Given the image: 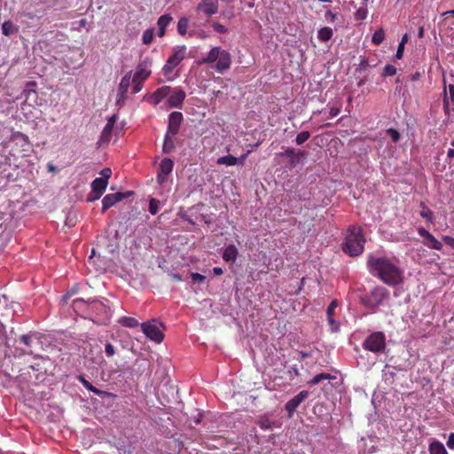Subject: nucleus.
Returning <instances> with one entry per match:
<instances>
[{
  "mask_svg": "<svg viewBox=\"0 0 454 454\" xmlns=\"http://www.w3.org/2000/svg\"><path fill=\"white\" fill-rule=\"evenodd\" d=\"M112 195H114L116 203L122 200L124 198H127L133 194V192H115L111 193Z\"/></svg>",
  "mask_w": 454,
  "mask_h": 454,
  "instance_id": "nucleus-45",
  "label": "nucleus"
},
{
  "mask_svg": "<svg viewBox=\"0 0 454 454\" xmlns=\"http://www.w3.org/2000/svg\"><path fill=\"white\" fill-rule=\"evenodd\" d=\"M367 16V10L365 8H360L356 12L355 17L356 20H364Z\"/></svg>",
  "mask_w": 454,
  "mask_h": 454,
  "instance_id": "nucleus-48",
  "label": "nucleus"
},
{
  "mask_svg": "<svg viewBox=\"0 0 454 454\" xmlns=\"http://www.w3.org/2000/svg\"><path fill=\"white\" fill-rule=\"evenodd\" d=\"M447 446L450 450H454V432L450 434L449 438L447 440Z\"/></svg>",
  "mask_w": 454,
  "mask_h": 454,
  "instance_id": "nucleus-55",
  "label": "nucleus"
},
{
  "mask_svg": "<svg viewBox=\"0 0 454 454\" xmlns=\"http://www.w3.org/2000/svg\"><path fill=\"white\" fill-rule=\"evenodd\" d=\"M450 101L454 105V85L450 84L448 88V92L446 89L444 90V98H443V107L446 113H449L450 109Z\"/></svg>",
  "mask_w": 454,
  "mask_h": 454,
  "instance_id": "nucleus-21",
  "label": "nucleus"
},
{
  "mask_svg": "<svg viewBox=\"0 0 454 454\" xmlns=\"http://www.w3.org/2000/svg\"><path fill=\"white\" fill-rule=\"evenodd\" d=\"M247 154H243V155H242V156H240L239 158H237V159L239 160L238 164H241V165H243V164H244V162H245V160H246V158H247Z\"/></svg>",
  "mask_w": 454,
  "mask_h": 454,
  "instance_id": "nucleus-63",
  "label": "nucleus"
},
{
  "mask_svg": "<svg viewBox=\"0 0 454 454\" xmlns=\"http://www.w3.org/2000/svg\"><path fill=\"white\" fill-rule=\"evenodd\" d=\"M420 207L422 208L421 212H420V216L424 219H426L427 221H429V222H432L433 221V212L430 208H428L427 207V205L425 204V202H420Z\"/></svg>",
  "mask_w": 454,
  "mask_h": 454,
  "instance_id": "nucleus-35",
  "label": "nucleus"
},
{
  "mask_svg": "<svg viewBox=\"0 0 454 454\" xmlns=\"http://www.w3.org/2000/svg\"><path fill=\"white\" fill-rule=\"evenodd\" d=\"M238 256V249L234 245H229L223 253V259L226 262H234Z\"/></svg>",
  "mask_w": 454,
  "mask_h": 454,
  "instance_id": "nucleus-19",
  "label": "nucleus"
},
{
  "mask_svg": "<svg viewBox=\"0 0 454 454\" xmlns=\"http://www.w3.org/2000/svg\"><path fill=\"white\" fill-rule=\"evenodd\" d=\"M196 9L198 12L211 16L218 12L219 3L218 0H201Z\"/></svg>",
  "mask_w": 454,
  "mask_h": 454,
  "instance_id": "nucleus-12",
  "label": "nucleus"
},
{
  "mask_svg": "<svg viewBox=\"0 0 454 454\" xmlns=\"http://www.w3.org/2000/svg\"><path fill=\"white\" fill-rule=\"evenodd\" d=\"M310 137V134L309 131H301L299 133L295 138V142L297 145H301L304 142H306Z\"/></svg>",
  "mask_w": 454,
  "mask_h": 454,
  "instance_id": "nucleus-41",
  "label": "nucleus"
},
{
  "mask_svg": "<svg viewBox=\"0 0 454 454\" xmlns=\"http://www.w3.org/2000/svg\"><path fill=\"white\" fill-rule=\"evenodd\" d=\"M130 80H131V71L128 72L121 80V82L119 84L118 88V104L121 103V101L124 102L126 99V95L129 91V88L130 86Z\"/></svg>",
  "mask_w": 454,
  "mask_h": 454,
  "instance_id": "nucleus-15",
  "label": "nucleus"
},
{
  "mask_svg": "<svg viewBox=\"0 0 454 454\" xmlns=\"http://www.w3.org/2000/svg\"><path fill=\"white\" fill-rule=\"evenodd\" d=\"M17 30V27H15L14 24L11 20H6L2 25V33L6 36H9Z\"/></svg>",
  "mask_w": 454,
  "mask_h": 454,
  "instance_id": "nucleus-34",
  "label": "nucleus"
},
{
  "mask_svg": "<svg viewBox=\"0 0 454 454\" xmlns=\"http://www.w3.org/2000/svg\"><path fill=\"white\" fill-rule=\"evenodd\" d=\"M333 35V29L328 27H322L317 32V38L321 42H327L329 41Z\"/></svg>",
  "mask_w": 454,
  "mask_h": 454,
  "instance_id": "nucleus-26",
  "label": "nucleus"
},
{
  "mask_svg": "<svg viewBox=\"0 0 454 454\" xmlns=\"http://www.w3.org/2000/svg\"><path fill=\"white\" fill-rule=\"evenodd\" d=\"M171 92L169 86H162L157 89L151 96V102L153 105H158L163 98H165Z\"/></svg>",
  "mask_w": 454,
  "mask_h": 454,
  "instance_id": "nucleus-18",
  "label": "nucleus"
},
{
  "mask_svg": "<svg viewBox=\"0 0 454 454\" xmlns=\"http://www.w3.org/2000/svg\"><path fill=\"white\" fill-rule=\"evenodd\" d=\"M367 267L372 275L387 286H395L403 282V270L395 258L371 254L367 258Z\"/></svg>",
  "mask_w": 454,
  "mask_h": 454,
  "instance_id": "nucleus-1",
  "label": "nucleus"
},
{
  "mask_svg": "<svg viewBox=\"0 0 454 454\" xmlns=\"http://www.w3.org/2000/svg\"><path fill=\"white\" fill-rule=\"evenodd\" d=\"M213 272H214L215 275L219 276V275H222L223 273V270L220 267H215L213 269Z\"/></svg>",
  "mask_w": 454,
  "mask_h": 454,
  "instance_id": "nucleus-61",
  "label": "nucleus"
},
{
  "mask_svg": "<svg viewBox=\"0 0 454 454\" xmlns=\"http://www.w3.org/2000/svg\"><path fill=\"white\" fill-rule=\"evenodd\" d=\"M191 278L192 279L193 282H198V283H201L203 282L205 279H206V277L200 274V273H196V272H192L191 273Z\"/></svg>",
  "mask_w": 454,
  "mask_h": 454,
  "instance_id": "nucleus-49",
  "label": "nucleus"
},
{
  "mask_svg": "<svg viewBox=\"0 0 454 454\" xmlns=\"http://www.w3.org/2000/svg\"><path fill=\"white\" fill-rule=\"evenodd\" d=\"M419 235L423 239V244L434 250H442V245L437 240L434 236H433L425 228L420 227L418 229Z\"/></svg>",
  "mask_w": 454,
  "mask_h": 454,
  "instance_id": "nucleus-10",
  "label": "nucleus"
},
{
  "mask_svg": "<svg viewBox=\"0 0 454 454\" xmlns=\"http://www.w3.org/2000/svg\"><path fill=\"white\" fill-rule=\"evenodd\" d=\"M117 121V115L113 114L110 118L107 119V124H110L112 126H114L115 122Z\"/></svg>",
  "mask_w": 454,
  "mask_h": 454,
  "instance_id": "nucleus-60",
  "label": "nucleus"
},
{
  "mask_svg": "<svg viewBox=\"0 0 454 454\" xmlns=\"http://www.w3.org/2000/svg\"><path fill=\"white\" fill-rule=\"evenodd\" d=\"M160 200L153 198L150 200L149 201V212L154 215H156L158 212H159V207H160Z\"/></svg>",
  "mask_w": 454,
  "mask_h": 454,
  "instance_id": "nucleus-38",
  "label": "nucleus"
},
{
  "mask_svg": "<svg viewBox=\"0 0 454 454\" xmlns=\"http://www.w3.org/2000/svg\"><path fill=\"white\" fill-rule=\"evenodd\" d=\"M309 395V392L302 390L286 403V411H287L288 418H292L296 409L303 403Z\"/></svg>",
  "mask_w": 454,
  "mask_h": 454,
  "instance_id": "nucleus-9",
  "label": "nucleus"
},
{
  "mask_svg": "<svg viewBox=\"0 0 454 454\" xmlns=\"http://www.w3.org/2000/svg\"><path fill=\"white\" fill-rule=\"evenodd\" d=\"M448 158H453L454 157V148H450L447 152Z\"/></svg>",
  "mask_w": 454,
  "mask_h": 454,
  "instance_id": "nucleus-64",
  "label": "nucleus"
},
{
  "mask_svg": "<svg viewBox=\"0 0 454 454\" xmlns=\"http://www.w3.org/2000/svg\"><path fill=\"white\" fill-rule=\"evenodd\" d=\"M20 343H23L27 348L25 349V352L28 354H33V346L34 344H38V340L33 335H22L20 339Z\"/></svg>",
  "mask_w": 454,
  "mask_h": 454,
  "instance_id": "nucleus-20",
  "label": "nucleus"
},
{
  "mask_svg": "<svg viewBox=\"0 0 454 454\" xmlns=\"http://www.w3.org/2000/svg\"><path fill=\"white\" fill-rule=\"evenodd\" d=\"M103 194L99 193V192H93L91 190L89 197H88V200L89 201H94L96 200H98Z\"/></svg>",
  "mask_w": 454,
  "mask_h": 454,
  "instance_id": "nucleus-52",
  "label": "nucleus"
},
{
  "mask_svg": "<svg viewBox=\"0 0 454 454\" xmlns=\"http://www.w3.org/2000/svg\"><path fill=\"white\" fill-rule=\"evenodd\" d=\"M364 349L374 354L382 353L386 348V336L383 332H374L368 335L363 344Z\"/></svg>",
  "mask_w": 454,
  "mask_h": 454,
  "instance_id": "nucleus-4",
  "label": "nucleus"
},
{
  "mask_svg": "<svg viewBox=\"0 0 454 454\" xmlns=\"http://www.w3.org/2000/svg\"><path fill=\"white\" fill-rule=\"evenodd\" d=\"M430 454H449L444 445L439 441H433L428 448Z\"/></svg>",
  "mask_w": 454,
  "mask_h": 454,
  "instance_id": "nucleus-22",
  "label": "nucleus"
},
{
  "mask_svg": "<svg viewBox=\"0 0 454 454\" xmlns=\"http://www.w3.org/2000/svg\"><path fill=\"white\" fill-rule=\"evenodd\" d=\"M141 328L145 336L151 340L156 343H160L163 340L164 334L155 321L143 323Z\"/></svg>",
  "mask_w": 454,
  "mask_h": 454,
  "instance_id": "nucleus-8",
  "label": "nucleus"
},
{
  "mask_svg": "<svg viewBox=\"0 0 454 454\" xmlns=\"http://www.w3.org/2000/svg\"><path fill=\"white\" fill-rule=\"evenodd\" d=\"M336 377L333 376V375H331L329 373H325V372H323V373H319V374H317L315 375L309 381V383L312 386L314 385H317L319 384L320 382H322L323 380H334Z\"/></svg>",
  "mask_w": 454,
  "mask_h": 454,
  "instance_id": "nucleus-25",
  "label": "nucleus"
},
{
  "mask_svg": "<svg viewBox=\"0 0 454 454\" xmlns=\"http://www.w3.org/2000/svg\"><path fill=\"white\" fill-rule=\"evenodd\" d=\"M369 66V62H368V59H365V58H363L361 60H360V63H359V68L360 69H365L367 68Z\"/></svg>",
  "mask_w": 454,
  "mask_h": 454,
  "instance_id": "nucleus-57",
  "label": "nucleus"
},
{
  "mask_svg": "<svg viewBox=\"0 0 454 454\" xmlns=\"http://www.w3.org/2000/svg\"><path fill=\"white\" fill-rule=\"evenodd\" d=\"M384 376L386 378V380L388 379H393L395 376V373L394 372H387L386 369L383 370Z\"/></svg>",
  "mask_w": 454,
  "mask_h": 454,
  "instance_id": "nucleus-59",
  "label": "nucleus"
},
{
  "mask_svg": "<svg viewBox=\"0 0 454 454\" xmlns=\"http://www.w3.org/2000/svg\"><path fill=\"white\" fill-rule=\"evenodd\" d=\"M212 27H213L214 30L217 33L225 34L227 32V28L220 23L214 22L212 24Z\"/></svg>",
  "mask_w": 454,
  "mask_h": 454,
  "instance_id": "nucleus-47",
  "label": "nucleus"
},
{
  "mask_svg": "<svg viewBox=\"0 0 454 454\" xmlns=\"http://www.w3.org/2000/svg\"><path fill=\"white\" fill-rule=\"evenodd\" d=\"M384 39H385V31L383 28L380 27L373 33L372 37V43L374 45L378 46L383 43Z\"/></svg>",
  "mask_w": 454,
  "mask_h": 454,
  "instance_id": "nucleus-31",
  "label": "nucleus"
},
{
  "mask_svg": "<svg viewBox=\"0 0 454 454\" xmlns=\"http://www.w3.org/2000/svg\"><path fill=\"white\" fill-rule=\"evenodd\" d=\"M112 174V171L108 168H105L101 170L100 175L102 176L100 178H103L108 182V179L110 178Z\"/></svg>",
  "mask_w": 454,
  "mask_h": 454,
  "instance_id": "nucleus-50",
  "label": "nucleus"
},
{
  "mask_svg": "<svg viewBox=\"0 0 454 454\" xmlns=\"http://www.w3.org/2000/svg\"><path fill=\"white\" fill-rule=\"evenodd\" d=\"M338 307V301L336 300L332 301L326 309L327 317H333L335 309Z\"/></svg>",
  "mask_w": 454,
  "mask_h": 454,
  "instance_id": "nucleus-43",
  "label": "nucleus"
},
{
  "mask_svg": "<svg viewBox=\"0 0 454 454\" xmlns=\"http://www.w3.org/2000/svg\"><path fill=\"white\" fill-rule=\"evenodd\" d=\"M303 281L304 278H301V280L295 282V285H294L292 288L286 290V293H287L290 295L298 294L302 288ZM289 287H291V285L289 286Z\"/></svg>",
  "mask_w": 454,
  "mask_h": 454,
  "instance_id": "nucleus-37",
  "label": "nucleus"
},
{
  "mask_svg": "<svg viewBox=\"0 0 454 454\" xmlns=\"http://www.w3.org/2000/svg\"><path fill=\"white\" fill-rule=\"evenodd\" d=\"M327 321L332 332H338L340 330V324L333 319V317H327Z\"/></svg>",
  "mask_w": 454,
  "mask_h": 454,
  "instance_id": "nucleus-46",
  "label": "nucleus"
},
{
  "mask_svg": "<svg viewBox=\"0 0 454 454\" xmlns=\"http://www.w3.org/2000/svg\"><path fill=\"white\" fill-rule=\"evenodd\" d=\"M26 370L27 371V372H24L20 373V374L17 377V380H18L20 383H22V382L26 380L25 375H26L27 373H28V374H29V370L34 371V370H35V368H34V366H29V367H27Z\"/></svg>",
  "mask_w": 454,
  "mask_h": 454,
  "instance_id": "nucleus-51",
  "label": "nucleus"
},
{
  "mask_svg": "<svg viewBox=\"0 0 454 454\" xmlns=\"http://www.w3.org/2000/svg\"><path fill=\"white\" fill-rule=\"evenodd\" d=\"M174 167V162L172 160L168 158H165L161 160L160 164V169L157 175V181L159 184H163L167 176L172 172Z\"/></svg>",
  "mask_w": 454,
  "mask_h": 454,
  "instance_id": "nucleus-13",
  "label": "nucleus"
},
{
  "mask_svg": "<svg viewBox=\"0 0 454 454\" xmlns=\"http://www.w3.org/2000/svg\"><path fill=\"white\" fill-rule=\"evenodd\" d=\"M388 291L380 286H375L367 296V305L375 308L382 304V302L388 298Z\"/></svg>",
  "mask_w": 454,
  "mask_h": 454,
  "instance_id": "nucleus-7",
  "label": "nucleus"
},
{
  "mask_svg": "<svg viewBox=\"0 0 454 454\" xmlns=\"http://www.w3.org/2000/svg\"><path fill=\"white\" fill-rule=\"evenodd\" d=\"M186 47L177 46L173 49V53L168 59L165 66L163 67L164 74H168L176 67L180 62L185 58Z\"/></svg>",
  "mask_w": 454,
  "mask_h": 454,
  "instance_id": "nucleus-6",
  "label": "nucleus"
},
{
  "mask_svg": "<svg viewBox=\"0 0 454 454\" xmlns=\"http://www.w3.org/2000/svg\"><path fill=\"white\" fill-rule=\"evenodd\" d=\"M200 64H213V67L218 73L223 74L228 70L231 65V57L229 51L221 47H213L205 58H202Z\"/></svg>",
  "mask_w": 454,
  "mask_h": 454,
  "instance_id": "nucleus-3",
  "label": "nucleus"
},
{
  "mask_svg": "<svg viewBox=\"0 0 454 454\" xmlns=\"http://www.w3.org/2000/svg\"><path fill=\"white\" fill-rule=\"evenodd\" d=\"M442 240L451 248H454V238L450 236H443Z\"/></svg>",
  "mask_w": 454,
  "mask_h": 454,
  "instance_id": "nucleus-54",
  "label": "nucleus"
},
{
  "mask_svg": "<svg viewBox=\"0 0 454 454\" xmlns=\"http://www.w3.org/2000/svg\"><path fill=\"white\" fill-rule=\"evenodd\" d=\"M151 74L149 65L146 61L138 64L137 70L132 77V93L139 92L143 88V82Z\"/></svg>",
  "mask_w": 454,
  "mask_h": 454,
  "instance_id": "nucleus-5",
  "label": "nucleus"
},
{
  "mask_svg": "<svg viewBox=\"0 0 454 454\" xmlns=\"http://www.w3.org/2000/svg\"><path fill=\"white\" fill-rule=\"evenodd\" d=\"M305 153L301 150L286 148V160L287 159L292 167H296L303 162Z\"/></svg>",
  "mask_w": 454,
  "mask_h": 454,
  "instance_id": "nucleus-14",
  "label": "nucleus"
},
{
  "mask_svg": "<svg viewBox=\"0 0 454 454\" xmlns=\"http://www.w3.org/2000/svg\"><path fill=\"white\" fill-rule=\"evenodd\" d=\"M114 195L107 194L102 200V212H106L111 207L116 204Z\"/></svg>",
  "mask_w": 454,
  "mask_h": 454,
  "instance_id": "nucleus-30",
  "label": "nucleus"
},
{
  "mask_svg": "<svg viewBox=\"0 0 454 454\" xmlns=\"http://www.w3.org/2000/svg\"><path fill=\"white\" fill-rule=\"evenodd\" d=\"M118 323L122 326L134 328L138 325V321L135 317H121L118 319Z\"/></svg>",
  "mask_w": 454,
  "mask_h": 454,
  "instance_id": "nucleus-28",
  "label": "nucleus"
},
{
  "mask_svg": "<svg viewBox=\"0 0 454 454\" xmlns=\"http://www.w3.org/2000/svg\"><path fill=\"white\" fill-rule=\"evenodd\" d=\"M189 27V20L186 17H182L179 19L177 23V32L181 35H184L187 33V29Z\"/></svg>",
  "mask_w": 454,
  "mask_h": 454,
  "instance_id": "nucleus-33",
  "label": "nucleus"
},
{
  "mask_svg": "<svg viewBox=\"0 0 454 454\" xmlns=\"http://www.w3.org/2000/svg\"><path fill=\"white\" fill-rule=\"evenodd\" d=\"M340 110L339 107H332L329 111V115L331 118L337 116L340 114Z\"/></svg>",
  "mask_w": 454,
  "mask_h": 454,
  "instance_id": "nucleus-56",
  "label": "nucleus"
},
{
  "mask_svg": "<svg viewBox=\"0 0 454 454\" xmlns=\"http://www.w3.org/2000/svg\"><path fill=\"white\" fill-rule=\"evenodd\" d=\"M172 17L169 14H164L161 15L157 21V25L159 28H167V27L170 24L172 21Z\"/></svg>",
  "mask_w": 454,
  "mask_h": 454,
  "instance_id": "nucleus-36",
  "label": "nucleus"
},
{
  "mask_svg": "<svg viewBox=\"0 0 454 454\" xmlns=\"http://www.w3.org/2000/svg\"><path fill=\"white\" fill-rule=\"evenodd\" d=\"M365 239L361 227L353 225L348 229L343 251L350 256L361 254L364 248Z\"/></svg>",
  "mask_w": 454,
  "mask_h": 454,
  "instance_id": "nucleus-2",
  "label": "nucleus"
},
{
  "mask_svg": "<svg viewBox=\"0 0 454 454\" xmlns=\"http://www.w3.org/2000/svg\"><path fill=\"white\" fill-rule=\"evenodd\" d=\"M387 133L389 136V137L391 138V140L395 143L398 142V140L400 139V133L395 129H392V128L388 129L387 130Z\"/></svg>",
  "mask_w": 454,
  "mask_h": 454,
  "instance_id": "nucleus-42",
  "label": "nucleus"
},
{
  "mask_svg": "<svg viewBox=\"0 0 454 454\" xmlns=\"http://www.w3.org/2000/svg\"><path fill=\"white\" fill-rule=\"evenodd\" d=\"M114 126L110 124H106L104 127L101 136H100V142L101 143H108L111 138L112 131H113Z\"/></svg>",
  "mask_w": 454,
  "mask_h": 454,
  "instance_id": "nucleus-32",
  "label": "nucleus"
},
{
  "mask_svg": "<svg viewBox=\"0 0 454 454\" xmlns=\"http://www.w3.org/2000/svg\"><path fill=\"white\" fill-rule=\"evenodd\" d=\"M259 426L262 429H267V428H270V421L265 419V420H260L259 421Z\"/></svg>",
  "mask_w": 454,
  "mask_h": 454,
  "instance_id": "nucleus-58",
  "label": "nucleus"
},
{
  "mask_svg": "<svg viewBox=\"0 0 454 454\" xmlns=\"http://www.w3.org/2000/svg\"><path fill=\"white\" fill-rule=\"evenodd\" d=\"M172 137L173 136L168 133H166L165 135L164 143L162 145V152L166 154L172 153L173 150L175 149V143Z\"/></svg>",
  "mask_w": 454,
  "mask_h": 454,
  "instance_id": "nucleus-24",
  "label": "nucleus"
},
{
  "mask_svg": "<svg viewBox=\"0 0 454 454\" xmlns=\"http://www.w3.org/2000/svg\"><path fill=\"white\" fill-rule=\"evenodd\" d=\"M239 160L232 155H226L219 157L216 160L218 165L234 166L238 164Z\"/></svg>",
  "mask_w": 454,
  "mask_h": 454,
  "instance_id": "nucleus-29",
  "label": "nucleus"
},
{
  "mask_svg": "<svg viewBox=\"0 0 454 454\" xmlns=\"http://www.w3.org/2000/svg\"><path fill=\"white\" fill-rule=\"evenodd\" d=\"M396 67L393 65H386L384 69H383V72H382V76H392V75H395L396 74Z\"/></svg>",
  "mask_w": 454,
  "mask_h": 454,
  "instance_id": "nucleus-40",
  "label": "nucleus"
},
{
  "mask_svg": "<svg viewBox=\"0 0 454 454\" xmlns=\"http://www.w3.org/2000/svg\"><path fill=\"white\" fill-rule=\"evenodd\" d=\"M153 39V29H146L143 33L142 41L145 44H150Z\"/></svg>",
  "mask_w": 454,
  "mask_h": 454,
  "instance_id": "nucleus-39",
  "label": "nucleus"
},
{
  "mask_svg": "<svg viewBox=\"0 0 454 454\" xmlns=\"http://www.w3.org/2000/svg\"><path fill=\"white\" fill-rule=\"evenodd\" d=\"M183 121V114L181 112H173L168 116V134L176 136L180 129Z\"/></svg>",
  "mask_w": 454,
  "mask_h": 454,
  "instance_id": "nucleus-11",
  "label": "nucleus"
},
{
  "mask_svg": "<svg viewBox=\"0 0 454 454\" xmlns=\"http://www.w3.org/2000/svg\"><path fill=\"white\" fill-rule=\"evenodd\" d=\"M186 97L185 92L181 89H176L168 98V104L170 107H180Z\"/></svg>",
  "mask_w": 454,
  "mask_h": 454,
  "instance_id": "nucleus-16",
  "label": "nucleus"
},
{
  "mask_svg": "<svg viewBox=\"0 0 454 454\" xmlns=\"http://www.w3.org/2000/svg\"><path fill=\"white\" fill-rule=\"evenodd\" d=\"M171 278L176 282H179L182 280V277L177 273L171 274Z\"/></svg>",
  "mask_w": 454,
  "mask_h": 454,
  "instance_id": "nucleus-62",
  "label": "nucleus"
},
{
  "mask_svg": "<svg viewBox=\"0 0 454 454\" xmlns=\"http://www.w3.org/2000/svg\"><path fill=\"white\" fill-rule=\"evenodd\" d=\"M12 140L16 144H20L22 147H26V148H23V151H25V152L28 151L29 142H28L27 136H25L21 133H17V134L13 135Z\"/></svg>",
  "mask_w": 454,
  "mask_h": 454,
  "instance_id": "nucleus-27",
  "label": "nucleus"
},
{
  "mask_svg": "<svg viewBox=\"0 0 454 454\" xmlns=\"http://www.w3.org/2000/svg\"><path fill=\"white\" fill-rule=\"evenodd\" d=\"M78 380L82 384V386L88 389L89 391L90 392H93L94 394L98 395V396L100 397H106V396H111L113 395L112 393L110 392H106V391H103V390H100L98 388H97L96 387H94L89 380H87L85 379L84 376L82 375H79L77 377Z\"/></svg>",
  "mask_w": 454,
  "mask_h": 454,
  "instance_id": "nucleus-17",
  "label": "nucleus"
},
{
  "mask_svg": "<svg viewBox=\"0 0 454 454\" xmlns=\"http://www.w3.org/2000/svg\"><path fill=\"white\" fill-rule=\"evenodd\" d=\"M105 352L108 357L114 356L116 353L114 346L110 342L106 343Z\"/></svg>",
  "mask_w": 454,
  "mask_h": 454,
  "instance_id": "nucleus-44",
  "label": "nucleus"
},
{
  "mask_svg": "<svg viewBox=\"0 0 454 454\" xmlns=\"http://www.w3.org/2000/svg\"><path fill=\"white\" fill-rule=\"evenodd\" d=\"M107 187V181L103 178H96L91 183V189L93 192L103 194Z\"/></svg>",
  "mask_w": 454,
  "mask_h": 454,
  "instance_id": "nucleus-23",
  "label": "nucleus"
},
{
  "mask_svg": "<svg viewBox=\"0 0 454 454\" xmlns=\"http://www.w3.org/2000/svg\"><path fill=\"white\" fill-rule=\"evenodd\" d=\"M403 51H404V45H403V43H399L396 53H395V58L397 59H401L403 58Z\"/></svg>",
  "mask_w": 454,
  "mask_h": 454,
  "instance_id": "nucleus-53",
  "label": "nucleus"
}]
</instances>
